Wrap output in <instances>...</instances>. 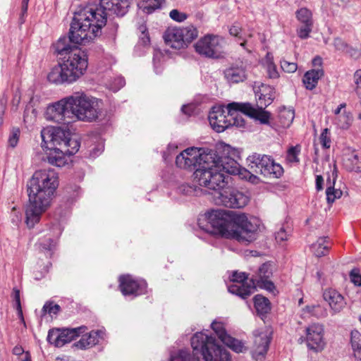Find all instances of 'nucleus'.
I'll use <instances>...</instances> for the list:
<instances>
[{"label":"nucleus","mask_w":361,"mask_h":361,"mask_svg":"<svg viewBox=\"0 0 361 361\" xmlns=\"http://www.w3.org/2000/svg\"><path fill=\"white\" fill-rule=\"evenodd\" d=\"M60 309L61 307L59 305L53 304V302H47L44 305L42 312L44 314L47 313L49 314H56L59 312Z\"/></svg>","instance_id":"obj_52"},{"label":"nucleus","mask_w":361,"mask_h":361,"mask_svg":"<svg viewBox=\"0 0 361 361\" xmlns=\"http://www.w3.org/2000/svg\"><path fill=\"white\" fill-rule=\"evenodd\" d=\"M228 179L229 176L224 174L216 167L212 166V164L197 168L194 172L195 182L200 186L215 191L214 196L217 195V192L228 185Z\"/></svg>","instance_id":"obj_6"},{"label":"nucleus","mask_w":361,"mask_h":361,"mask_svg":"<svg viewBox=\"0 0 361 361\" xmlns=\"http://www.w3.org/2000/svg\"><path fill=\"white\" fill-rule=\"evenodd\" d=\"M300 152V146L295 145L289 148L287 152L286 159L291 163H298V155Z\"/></svg>","instance_id":"obj_47"},{"label":"nucleus","mask_w":361,"mask_h":361,"mask_svg":"<svg viewBox=\"0 0 361 361\" xmlns=\"http://www.w3.org/2000/svg\"><path fill=\"white\" fill-rule=\"evenodd\" d=\"M333 183H331L330 178L329 177L327 183V188L326 190V200L329 204H332L336 200V196L334 192V184L336 178V171L334 170L332 172Z\"/></svg>","instance_id":"obj_43"},{"label":"nucleus","mask_w":361,"mask_h":361,"mask_svg":"<svg viewBox=\"0 0 361 361\" xmlns=\"http://www.w3.org/2000/svg\"><path fill=\"white\" fill-rule=\"evenodd\" d=\"M224 39L219 35H206L194 45L200 55L209 59H221L224 56Z\"/></svg>","instance_id":"obj_11"},{"label":"nucleus","mask_w":361,"mask_h":361,"mask_svg":"<svg viewBox=\"0 0 361 361\" xmlns=\"http://www.w3.org/2000/svg\"><path fill=\"white\" fill-rule=\"evenodd\" d=\"M350 343L355 357L361 360V334L357 330L350 333Z\"/></svg>","instance_id":"obj_39"},{"label":"nucleus","mask_w":361,"mask_h":361,"mask_svg":"<svg viewBox=\"0 0 361 361\" xmlns=\"http://www.w3.org/2000/svg\"><path fill=\"white\" fill-rule=\"evenodd\" d=\"M295 117V111L292 109L283 108L279 111L277 121L275 123L271 122L267 123L271 128H274L276 131H279V128H288Z\"/></svg>","instance_id":"obj_27"},{"label":"nucleus","mask_w":361,"mask_h":361,"mask_svg":"<svg viewBox=\"0 0 361 361\" xmlns=\"http://www.w3.org/2000/svg\"><path fill=\"white\" fill-rule=\"evenodd\" d=\"M214 200L217 204L237 209L244 207L249 202V197L243 192L228 186L217 192Z\"/></svg>","instance_id":"obj_14"},{"label":"nucleus","mask_w":361,"mask_h":361,"mask_svg":"<svg viewBox=\"0 0 361 361\" xmlns=\"http://www.w3.org/2000/svg\"><path fill=\"white\" fill-rule=\"evenodd\" d=\"M71 100L73 99L69 96L48 105L44 112L45 119L59 123L65 121L66 118H72Z\"/></svg>","instance_id":"obj_15"},{"label":"nucleus","mask_w":361,"mask_h":361,"mask_svg":"<svg viewBox=\"0 0 361 361\" xmlns=\"http://www.w3.org/2000/svg\"><path fill=\"white\" fill-rule=\"evenodd\" d=\"M194 107L192 105H183L181 108V111L188 115L190 116L193 113Z\"/></svg>","instance_id":"obj_61"},{"label":"nucleus","mask_w":361,"mask_h":361,"mask_svg":"<svg viewBox=\"0 0 361 361\" xmlns=\"http://www.w3.org/2000/svg\"><path fill=\"white\" fill-rule=\"evenodd\" d=\"M224 77L229 85L243 82L248 78L247 66L241 60L236 61L224 69Z\"/></svg>","instance_id":"obj_21"},{"label":"nucleus","mask_w":361,"mask_h":361,"mask_svg":"<svg viewBox=\"0 0 361 361\" xmlns=\"http://www.w3.org/2000/svg\"><path fill=\"white\" fill-rule=\"evenodd\" d=\"M41 146L45 152L48 163L62 167L68 163V158L62 149V137H41Z\"/></svg>","instance_id":"obj_12"},{"label":"nucleus","mask_w":361,"mask_h":361,"mask_svg":"<svg viewBox=\"0 0 361 361\" xmlns=\"http://www.w3.org/2000/svg\"><path fill=\"white\" fill-rule=\"evenodd\" d=\"M323 75L324 71L322 68L310 70L305 73L302 82L306 89L312 90L316 87L319 80Z\"/></svg>","instance_id":"obj_30"},{"label":"nucleus","mask_w":361,"mask_h":361,"mask_svg":"<svg viewBox=\"0 0 361 361\" xmlns=\"http://www.w3.org/2000/svg\"><path fill=\"white\" fill-rule=\"evenodd\" d=\"M75 128L71 122L62 126H47L41 130L40 135H75Z\"/></svg>","instance_id":"obj_28"},{"label":"nucleus","mask_w":361,"mask_h":361,"mask_svg":"<svg viewBox=\"0 0 361 361\" xmlns=\"http://www.w3.org/2000/svg\"><path fill=\"white\" fill-rule=\"evenodd\" d=\"M192 148H188L181 152L176 158V164L180 169L195 170L198 168V164L188 157V152H191Z\"/></svg>","instance_id":"obj_31"},{"label":"nucleus","mask_w":361,"mask_h":361,"mask_svg":"<svg viewBox=\"0 0 361 361\" xmlns=\"http://www.w3.org/2000/svg\"><path fill=\"white\" fill-rule=\"evenodd\" d=\"M271 340V332L264 331L255 335L254 345L255 349L252 353L253 357L256 360L262 361L265 354L267 353L269 343Z\"/></svg>","instance_id":"obj_24"},{"label":"nucleus","mask_w":361,"mask_h":361,"mask_svg":"<svg viewBox=\"0 0 361 361\" xmlns=\"http://www.w3.org/2000/svg\"><path fill=\"white\" fill-rule=\"evenodd\" d=\"M295 15L298 20L302 24H313L312 13L311 11L307 8H301L298 9L296 11Z\"/></svg>","instance_id":"obj_42"},{"label":"nucleus","mask_w":361,"mask_h":361,"mask_svg":"<svg viewBox=\"0 0 361 361\" xmlns=\"http://www.w3.org/2000/svg\"><path fill=\"white\" fill-rule=\"evenodd\" d=\"M353 121L352 115L350 112L344 111L343 114L338 116V125L341 128L347 129Z\"/></svg>","instance_id":"obj_46"},{"label":"nucleus","mask_w":361,"mask_h":361,"mask_svg":"<svg viewBox=\"0 0 361 361\" xmlns=\"http://www.w3.org/2000/svg\"><path fill=\"white\" fill-rule=\"evenodd\" d=\"M273 274L272 265L270 263H264L258 269L257 276L250 280L251 283L257 287L267 290L274 293L276 291L274 283L269 280Z\"/></svg>","instance_id":"obj_22"},{"label":"nucleus","mask_w":361,"mask_h":361,"mask_svg":"<svg viewBox=\"0 0 361 361\" xmlns=\"http://www.w3.org/2000/svg\"><path fill=\"white\" fill-rule=\"evenodd\" d=\"M331 140L330 137H318L314 140V147L315 154H318V145H321L324 149H329L331 147Z\"/></svg>","instance_id":"obj_45"},{"label":"nucleus","mask_w":361,"mask_h":361,"mask_svg":"<svg viewBox=\"0 0 361 361\" xmlns=\"http://www.w3.org/2000/svg\"><path fill=\"white\" fill-rule=\"evenodd\" d=\"M39 102L40 97L38 95H33L30 98L29 104L24 112V121L25 123H32L35 121L38 111L35 106H37Z\"/></svg>","instance_id":"obj_32"},{"label":"nucleus","mask_w":361,"mask_h":361,"mask_svg":"<svg viewBox=\"0 0 361 361\" xmlns=\"http://www.w3.org/2000/svg\"><path fill=\"white\" fill-rule=\"evenodd\" d=\"M289 234L283 228H281L279 231L275 233V238L278 243H282L288 240Z\"/></svg>","instance_id":"obj_58"},{"label":"nucleus","mask_w":361,"mask_h":361,"mask_svg":"<svg viewBox=\"0 0 361 361\" xmlns=\"http://www.w3.org/2000/svg\"><path fill=\"white\" fill-rule=\"evenodd\" d=\"M324 326L319 323H312L305 328V337H300L299 341H306L309 349L315 352L323 350L325 342L324 339Z\"/></svg>","instance_id":"obj_18"},{"label":"nucleus","mask_w":361,"mask_h":361,"mask_svg":"<svg viewBox=\"0 0 361 361\" xmlns=\"http://www.w3.org/2000/svg\"><path fill=\"white\" fill-rule=\"evenodd\" d=\"M343 166L345 169L349 171L360 172V166L358 155L353 153L348 157L344 158Z\"/></svg>","instance_id":"obj_40"},{"label":"nucleus","mask_w":361,"mask_h":361,"mask_svg":"<svg viewBox=\"0 0 361 361\" xmlns=\"http://www.w3.org/2000/svg\"><path fill=\"white\" fill-rule=\"evenodd\" d=\"M200 190L197 187L189 184H182L178 188V192L185 195H198Z\"/></svg>","instance_id":"obj_48"},{"label":"nucleus","mask_w":361,"mask_h":361,"mask_svg":"<svg viewBox=\"0 0 361 361\" xmlns=\"http://www.w3.org/2000/svg\"><path fill=\"white\" fill-rule=\"evenodd\" d=\"M281 67L282 70L288 73H295L298 68V65L294 62H289L286 60L281 61Z\"/></svg>","instance_id":"obj_53"},{"label":"nucleus","mask_w":361,"mask_h":361,"mask_svg":"<svg viewBox=\"0 0 361 361\" xmlns=\"http://www.w3.org/2000/svg\"><path fill=\"white\" fill-rule=\"evenodd\" d=\"M205 217L208 223L205 228L207 232L231 239L235 217L232 212L212 210L205 214Z\"/></svg>","instance_id":"obj_7"},{"label":"nucleus","mask_w":361,"mask_h":361,"mask_svg":"<svg viewBox=\"0 0 361 361\" xmlns=\"http://www.w3.org/2000/svg\"><path fill=\"white\" fill-rule=\"evenodd\" d=\"M323 298L328 302L333 314L339 313L346 305L344 297L335 289H326Z\"/></svg>","instance_id":"obj_25"},{"label":"nucleus","mask_w":361,"mask_h":361,"mask_svg":"<svg viewBox=\"0 0 361 361\" xmlns=\"http://www.w3.org/2000/svg\"><path fill=\"white\" fill-rule=\"evenodd\" d=\"M192 354L187 350H180L171 355L169 361H231L226 350L216 344L215 338L203 332H197L191 338Z\"/></svg>","instance_id":"obj_3"},{"label":"nucleus","mask_w":361,"mask_h":361,"mask_svg":"<svg viewBox=\"0 0 361 361\" xmlns=\"http://www.w3.org/2000/svg\"><path fill=\"white\" fill-rule=\"evenodd\" d=\"M105 336L104 329L91 331L86 334L74 345L80 349H86L97 345L100 340H103Z\"/></svg>","instance_id":"obj_26"},{"label":"nucleus","mask_w":361,"mask_h":361,"mask_svg":"<svg viewBox=\"0 0 361 361\" xmlns=\"http://www.w3.org/2000/svg\"><path fill=\"white\" fill-rule=\"evenodd\" d=\"M133 0H99V6L87 5L74 13L68 36L60 37L54 44L55 51L63 56L53 67L48 80L56 85L71 84L85 74L88 66L86 53L78 47L85 44L100 35L106 23V11L123 16Z\"/></svg>","instance_id":"obj_1"},{"label":"nucleus","mask_w":361,"mask_h":361,"mask_svg":"<svg viewBox=\"0 0 361 361\" xmlns=\"http://www.w3.org/2000/svg\"><path fill=\"white\" fill-rule=\"evenodd\" d=\"M248 166L265 178H279L283 174V169L279 164L268 155L254 153L247 158Z\"/></svg>","instance_id":"obj_10"},{"label":"nucleus","mask_w":361,"mask_h":361,"mask_svg":"<svg viewBox=\"0 0 361 361\" xmlns=\"http://www.w3.org/2000/svg\"><path fill=\"white\" fill-rule=\"evenodd\" d=\"M323 183L324 179L323 177L320 175L316 176V189L318 191H320L323 189Z\"/></svg>","instance_id":"obj_62"},{"label":"nucleus","mask_w":361,"mask_h":361,"mask_svg":"<svg viewBox=\"0 0 361 361\" xmlns=\"http://www.w3.org/2000/svg\"><path fill=\"white\" fill-rule=\"evenodd\" d=\"M126 84L125 79L123 77H118L115 78L114 81L111 84L110 89L114 92L118 91Z\"/></svg>","instance_id":"obj_55"},{"label":"nucleus","mask_w":361,"mask_h":361,"mask_svg":"<svg viewBox=\"0 0 361 361\" xmlns=\"http://www.w3.org/2000/svg\"><path fill=\"white\" fill-rule=\"evenodd\" d=\"M165 56L159 50H154V56H153V64L154 71L157 73H159L162 70V64L164 62Z\"/></svg>","instance_id":"obj_44"},{"label":"nucleus","mask_w":361,"mask_h":361,"mask_svg":"<svg viewBox=\"0 0 361 361\" xmlns=\"http://www.w3.org/2000/svg\"><path fill=\"white\" fill-rule=\"evenodd\" d=\"M329 249V245L327 243V238H319L311 246V250L314 255L317 257L325 256Z\"/></svg>","instance_id":"obj_36"},{"label":"nucleus","mask_w":361,"mask_h":361,"mask_svg":"<svg viewBox=\"0 0 361 361\" xmlns=\"http://www.w3.org/2000/svg\"><path fill=\"white\" fill-rule=\"evenodd\" d=\"M61 142L63 152L68 159L79 150L80 141L73 137H62Z\"/></svg>","instance_id":"obj_34"},{"label":"nucleus","mask_w":361,"mask_h":361,"mask_svg":"<svg viewBox=\"0 0 361 361\" xmlns=\"http://www.w3.org/2000/svg\"><path fill=\"white\" fill-rule=\"evenodd\" d=\"M104 150V145H99L98 146H94L92 149L89 150L90 157L95 158L99 156Z\"/></svg>","instance_id":"obj_60"},{"label":"nucleus","mask_w":361,"mask_h":361,"mask_svg":"<svg viewBox=\"0 0 361 361\" xmlns=\"http://www.w3.org/2000/svg\"><path fill=\"white\" fill-rule=\"evenodd\" d=\"M225 150L228 151L227 157H218L215 154L213 155L210 164H212V166L216 167L226 175H234L238 171L239 166V164L235 159L240 157V151L238 149L231 147L230 145H227Z\"/></svg>","instance_id":"obj_17"},{"label":"nucleus","mask_w":361,"mask_h":361,"mask_svg":"<svg viewBox=\"0 0 361 361\" xmlns=\"http://www.w3.org/2000/svg\"><path fill=\"white\" fill-rule=\"evenodd\" d=\"M163 0H137L139 9L149 14L161 7Z\"/></svg>","instance_id":"obj_37"},{"label":"nucleus","mask_w":361,"mask_h":361,"mask_svg":"<svg viewBox=\"0 0 361 361\" xmlns=\"http://www.w3.org/2000/svg\"><path fill=\"white\" fill-rule=\"evenodd\" d=\"M229 33L230 35L237 37V42L239 43L240 47L245 49L247 52L251 53V47L247 44V39H246L247 37H243L242 35V28L238 25H233L229 29Z\"/></svg>","instance_id":"obj_35"},{"label":"nucleus","mask_w":361,"mask_h":361,"mask_svg":"<svg viewBox=\"0 0 361 361\" xmlns=\"http://www.w3.org/2000/svg\"><path fill=\"white\" fill-rule=\"evenodd\" d=\"M87 330V328L85 326L63 329H50L48 332L47 340L50 344L57 348H61L75 340Z\"/></svg>","instance_id":"obj_16"},{"label":"nucleus","mask_w":361,"mask_h":361,"mask_svg":"<svg viewBox=\"0 0 361 361\" xmlns=\"http://www.w3.org/2000/svg\"><path fill=\"white\" fill-rule=\"evenodd\" d=\"M333 44L336 50L349 54L350 56H353L357 54V49L349 45L340 37H336L334 39Z\"/></svg>","instance_id":"obj_38"},{"label":"nucleus","mask_w":361,"mask_h":361,"mask_svg":"<svg viewBox=\"0 0 361 361\" xmlns=\"http://www.w3.org/2000/svg\"><path fill=\"white\" fill-rule=\"evenodd\" d=\"M18 142V137H9L8 140V145L11 147H15Z\"/></svg>","instance_id":"obj_63"},{"label":"nucleus","mask_w":361,"mask_h":361,"mask_svg":"<svg viewBox=\"0 0 361 361\" xmlns=\"http://www.w3.org/2000/svg\"><path fill=\"white\" fill-rule=\"evenodd\" d=\"M169 17L176 22L182 23L188 18V15L177 9H173L169 12Z\"/></svg>","instance_id":"obj_51"},{"label":"nucleus","mask_w":361,"mask_h":361,"mask_svg":"<svg viewBox=\"0 0 361 361\" xmlns=\"http://www.w3.org/2000/svg\"><path fill=\"white\" fill-rule=\"evenodd\" d=\"M71 110L73 116L78 120L92 122L98 118L101 114L102 104L101 100L94 97H90L84 94H75L71 95Z\"/></svg>","instance_id":"obj_5"},{"label":"nucleus","mask_w":361,"mask_h":361,"mask_svg":"<svg viewBox=\"0 0 361 361\" xmlns=\"http://www.w3.org/2000/svg\"><path fill=\"white\" fill-rule=\"evenodd\" d=\"M259 228V221L257 219H248L245 214L235 215L231 239L240 243L252 242L257 237Z\"/></svg>","instance_id":"obj_9"},{"label":"nucleus","mask_w":361,"mask_h":361,"mask_svg":"<svg viewBox=\"0 0 361 361\" xmlns=\"http://www.w3.org/2000/svg\"><path fill=\"white\" fill-rule=\"evenodd\" d=\"M58 179L54 170H39L34 173L27 183L29 204L25 215L28 227L32 228L38 223L42 214L50 207L59 185Z\"/></svg>","instance_id":"obj_2"},{"label":"nucleus","mask_w":361,"mask_h":361,"mask_svg":"<svg viewBox=\"0 0 361 361\" xmlns=\"http://www.w3.org/2000/svg\"><path fill=\"white\" fill-rule=\"evenodd\" d=\"M275 91L274 87L262 83L258 87V90L255 91V95L257 98V108L251 104V106L257 112L255 117H250L256 121H259L260 123H269L271 119V113L265 111L269 105H270L275 98Z\"/></svg>","instance_id":"obj_13"},{"label":"nucleus","mask_w":361,"mask_h":361,"mask_svg":"<svg viewBox=\"0 0 361 361\" xmlns=\"http://www.w3.org/2000/svg\"><path fill=\"white\" fill-rule=\"evenodd\" d=\"M119 287L123 295L134 298L146 293L147 283L144 280L135 279L130 275H123L119 277Z\"/></svg>","instance_id":"obj_20"},{"label":"nucleus","mask_w":361,"mask_h":361,"mask_svg":"<svg viewBox=\"0 0 361 361\" xmlns=\"http://www.w3.org/2000/svg\"><path fill=\"white\" fill-rule=\"evenodd\" d=\"M240 112L249 117H255L257 112L251 106L249 102H232L226 106H216L212 109L209 114V121L212 129L218 133H222L228 128H245V120Z\"/></svg>","instance_id":"obj_4"},{"label":"nucleus","mask_w":361,"mask_h":361,"mask_svg":"<svg viewBox=\"0 0 361 361\" xmlns=\"http://www.w3.org/2000/svg\"><path fill=\"white\" fill-rule=\"evenodd\" d=\"M254 305L257 314L263 319L271 310L269 300L262 295H256L254 297Z\"/></svg>","instance_id":"obj_33"},{"label":"nucleus","mask_w":361,"mask_h":361,"mask_svg":"<svg viewBox=\"0 0 361 361\" xmlns=\"http://www.w3.org/2000/svg\"><path fill=\"white\" fill-rule=\"evenodd\" d=\"M216 336L221 341L235 353H242L244 348L243 343L227 334L221 322H213L211 324Z\"/></svg>","instance_id":"obj_23"},{"label":"nucleus","mask_w":361,"mask_h":361,"mask_svg":"<svg viewBox=\"0 0 361 361\" xmlns=\"http://www.w3.org/2000/svg\"><path fill=\"white\" fill-rule=\"evenodd\" d=\"M267 73L269 78L275 79L278 78L279 77V72L277 71L276 65L272 63L269 62L267 63Z\"/></svg>","instance_id":"obj_56"},{"label":"nucleus","mask_w":361,"mask_h":361,"mask_svg":"<svg viewBox=\"0 0 361 361\" xmlns=\"http://www.w3.org/2000/svg\"><path fill=\"white\" fill-rule=\"evenodd\" d=\"M193 150L188 152V157L190 158L194 162L198 164V168L210 164V161H212L213 155H215L214 150H207L206 152L202 149L197 147H191Z\"/></svg>","instance_id":"obj_29"},{"label":"nucleus","mask_w":361,"mask_h":361,"mask_svg":"<svg viewBox=\"0 0 361 361\" xmlns=\"http://www.w3.org/2000/svg\"><path fill=\"white\" fill-rule=\"evenodd\" d=\"M351 281L357 286H361V274H359L358 269H353L350 272Z\"/></svg>","instance_id":"obj_57"},{"label":"nucleus","mask_w":361,"mask_h":361,"mask_svg":"<svg viewBox=\"0 0 361 361\" xmlns=\"http://www.w3.org/2000/svg\"><path fill=\"white\" fill-rule=\"evenodd\" d=\"M246 280L247 276L244 272L233 271L230 276L233 283L228 286V292L241 298H247L255 291V286L250 281L248 283Z\"/></svg>","instance_id":"obj_19"},{"label":"nucleus","mask_w":361,"mask_h":361,"mask_svg":"<svg viewBox=\"0 0 361 361\" xmlns=\"http://www.w3.org/2000/svg\"><path fill=\"white\" fill-rule=\"evenodd\" d=\"M305 310L317 318H324L327 317V310L320 305H307Z\"/></svg>","instance_id":"obj_41"},{"label":"nucleus","mask_w":361,"mask_h":361,"mask_svg":"<svg viewBox=\"0 0 361 361\" xmlns=\"http://www.w3.org/2000/svg\"><path fill=\"white\" fill-rule=\"evenodd\" d=\"M250 171L246 169L245 168L241 167L240 165L238 168V171L235 173L234 175L238 176L240 179L247 180L248 176H250Z\"/></svg>","instance_id":"obj_59"},{"label":"nucleus","mask_w":361,"mask_h":361,"mask_svg":"<svg viewBox=\"0 0 361 361\" xmlns=\"http://www.w3.org/2000/svg\"><path fill=\"white\" fill-rule=\"evenodd\" d=\"M13 299L16 304V309L18 310V314L19 317L21 319V321L25 323L23 311L20 305V291L17 288H13Z\"/></svg>","instance_id":"obj_54"},{"label":"nucleus","mask_w":361,"mask_h":361,"mask_svg":"<svg viewBox=\"0 0 361 361\" xmlns=\"http://www.w3.org/2000/svg\"><path fill=\"white\" fill-rule=\"evenodd\" d=\"M198 36V30L192 25L183 27H169L163 35L165 44L175 49H182L195 39Z\"/></svg>","instance_id":"obj_8"},{"label":"nucleus","mask_w":361,"mask_h":361,"mask_svg":"<svg viewBox=\"0 0 361 361\" xmlns=\"http://www.w3.org/2000/svg\"><path fill=\"white\" fill-rule=\"evenodd\" d=\"M355 81L357 85L361 84V69L357 70L354 74Z\"/></svg>","instance_id":"obj_64"},{"label":"nucleus","mask_w":361,"mask_h":361,"mask_svg":"<svg viewBox=\"0 0 361 361\" xmlns=\"http://www.w3.org/2000/svg\"><path fill=\"white\" fill-rule=\"evenodd\" d=\"M312 23L302 24L297 29L298 36L302 39L308 38L310 33L312 32Z\"/></svg>","instance_id":"obj_50"},{"label":"nucleus","mask_w":361,"mask_h":361,"mask_svg":"<svg viewBox=\"0 0 361 361\" xmlns=\"http://www.w3.org/2000/svg\"><path fill=\"white\" fill-rule=\"evenodd\" d=\"M38 244L43 250L51 251L56 245V241L50 236H45L39 240Z\"/></svg>","instance_id":"obj_49"}]
</instances>
